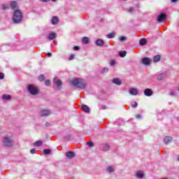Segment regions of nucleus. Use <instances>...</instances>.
Segmentation results:
<instances>
[{
  "label": "nucleus",
  "instance_id": "473e14b6",
  "mask_svg": "<svg viewBox=\"0 0 179 179\" xmlns=\"http://www.w3.org/2000/svg\"><path fill=\"white\" fill-rule=\"evenodd\" d=\"M51 153V150L50 149H45L43 150V155H50Z\"/></svg>",
  "mask_w": 179,
  "mask_h": 179
},
{
  "label": "nucleus",
  "instance_id": "b1692460",
  "mask_svg": "<svg viewBox=\"0 0 179 179\" xmlns=\"http://www.w3.org/2000/svg\"><path fill=\"white\" fill-rule=\"evenodd\" d=\"M161 57L159 55H157L156 56L154 57L153 58V62H159L160 61Z\"/></svg>",
  "mask_w": 179,
  "mask_h": 179
},
{
  "label": "nucleus",
  "instance_id": "aec40b11",
  "mask_svg": "<svg viewBox=\"0 0 179 179\" xmlns=\"http://www.w3.org/2000/svg\"><path fill=\"white\" fill-rule=\"evenodd\" d=\"M48 40H54V38H57V34L55 32H52L49 34V36L48 37Z\"/></svg>",
  "mask_w": 179,
  "mask_h": 179
},
{
  "label": "nucleus",
  "instance_id": "c9c22d12",
  "mask_svg": "<svg viewBox=\"0 0 179 179\" xmlns=\"http://www.w3.org/2000/svg\"><path fill=\"white\" fill-rule=\"evenodd\" d=\"M170 96H172V97H174V96H177V92L176 91H171L170 92Z\"/></svg>",
  "mask_w": 179,
  "mask_h": 179
},
{
  "label": "nucleus",
  "instance_id": "bb28decb",
  "mask_svg": "<svg viewBox=\"0 0 179 179\" xmlns=\"http://www.w3.org/2000/svg\"><path fill=\"white\" fill-rule=\"evenodd\" d=\"M102 148L103 150H110V145L108 144L103 143L102 145Z\"/></svg>",
  "mask_w": 179,
  "mask_h": 179
},
{
  "label": "nucleus",
  "instance_id": "3c124183",
  "mask_svg": "<svg viewBox=\"0 0 179 179\" xmlns=\"http://www.w3.org/2000/svg\"><path fill=\"white\" fill-rule=\"evenodd\" d=\"M53 2H55L57 0H52Z\"/></svg>",
  "mask_w": 179,
  "mask_h": 179
},
{
  "label": "nucleus",
  "instance_id": "de8ad7c7",
  "mask_svg": "<svg viewBox=\"0 0 179 179\" xmlns=\"http://www.w3.org/2000/svg\"><path fill=\"white\" fill-rule=\"evenodd\" d=\"M47 55H48V57H52V53L48 52V53L47 54Z\"/></svg>",
  "mask_w": 179,
  "mask_h": 179
},
{
  "label": "nucleus",
  "instance_id": "f704fd0d",
  "mask_svg": "<svg viewBox=\"0 0 179 179\" xmlns=\"http://www.w3.org/2000/svg\"><path fill=\"white\" fill-rule=\"evenodd\" d=\"M87 145L90 147V148H93V146H94V144L93 143V142L92 141H89L87 143Z\"/></svg>",
  "mask_w": 179,
  "mask_h": 179
},
{
  "label": "nucleus",
  "instance_id": "423d86ee",
  "mask_svg": "<svg viewBox=\"0 0 179 179\" xmlns=\"http://www.w3.org/2000/svg\"><path fill=\"white\" fill-rule=\"evenodd\" d=\"M115 166L110 165L106 167V173H108V174H113V173H115Z\"/></svg>",
  "mask_w": 179,
  "mask_h": 179
},
{
  "label": "nucleus",
  "instance_id": "a211bd4d",
  "mask_svg": "<svg viewBox=\"0 0 179 179\" xmlns=\"http://www.w3.org/2000/svg\"><path fill=\"white\" fill-rule=\"evenodd\" d=\"M59 22V19L58 18V17L54 16L52 17V20H51L52 24L53 25L58 24Z\"/></svg>",
  "mask_w": 179,
  "mask_h": 179
},
{
  "label": "nucleus",
  "instance_id": "c756f323",
  "mask_svg": "<svg viewBox=\"0 0 179 179\" xmlns=\"http://www.w3.org/2000/svg\"><path fill=\"white\" fill-rule=\"evenodd\" d=\"M82 41L83 44H89V38L83 37Z\"/></svg>",
  "mask_w": 179,
  "mask_h": 179
},
{
  "label": "nucleus",
  "instance_id": "2eb2a0df",
  "mask_svg": "<svg viewBox=\"0 0 179 179\" xmlns=\"http://www.w3.org/2000/svg\"><path fill=\"white\" fill-rule=\"evenodd\" d=\"M113 83L116 85V86H121V85H122V82L118 78H113Z\"/></svg>",
  "mask_w": 179,
  "mask_h": 179
},
{
  "label": "nucleus",
  "instance_id": "4be33fe9",
  "mask_svg": "<svg viewBox=\"0 0 179 179\" xmlns=\"http://www.w3.org/2000/svg\"><path fill=\"white\" fill-rule=\"evenodd\" d=\"M107 38H114L115 37V31H113L110 34L106 35Z\"/></svg>",
  "mask_w": 179,
  "mask_h": 179
},
{
  "label": "nucleus",
  "instance_id": "49530a36",
  "mask_svg": "<svg viewBox=\"0 0 179 179\" xmlns=\"http://www.w3.org/2000/svg\"><path fill=\"white\" fill-rule=\"evenodd\" d=\"M106 108H107V106H106L105 105H102L101 110H106Z\"/></svg>",
  "mask_w": 179,
  "mask_h": 179
},
{
  "label": "nucleus",
  "instance_id": "7c9ffc66",
  "mask_svg": "<svg viewBox=\"0 0 179 179\" xmlns=\"http://www.w3.org/2000/svg\"><path fill=\"white\" fill-rule=\"evenodd\" d=\"M110 71V69L108 67H104L101 70V73H107Z\"/></svg>",
  "mask_w": 179,
  "mask_h": 179
},
{
  "label": "nucleus",
  "instance_id": "c85d7f7f",
  "mask_svg": "<svg viewBox=\"0 0 179 179\" xmlns=\"http://www.w3.org/2000/svg\"><path fill=\"white\" fill-rule=\"evenodd\" d=\"M119 55L120 57H121V58H124V57L127 56V51L124 50V51L120 52Z\"/></svg>",
  "mask_w": 179,
  "mask_h": 179
},
{
  "label": "nucleus",
  "instance_id": "e433bc0d",
  "mask_svg": "<svg viewBox=\"0 0 179 179\" xmlns=\"http://www.w3.org/2000/svg\"><path fill=\"white\" fill-rule=\"evenodd\" d=\"M45 86H50L51 85V82L50 81V80H45Z\"/></svg>",
  "mask_w": 179,
  "mask_h": 179
},
{
  "label": "nucleus",
  "instance_id": "f257e3e1",
  "mask_svg": "<svg viewBox=\"0 0 179 179\" xmlns=\"http://www.w3.org/2000/svg\"><path fill=\"white\" fill-rule=\"evenodd\" d=\"M71 85L74 86V87H77L78 89H86V86L87 84L86 83V80L82 78H76L71 82Z\"/></svg>",
  "mask_w": 179,
  "mask_h": 179
},
{
  "label": "nucleus",
  "instance_id": "4c0bfd02",
  "mask_svg": "<svg viewBox=\"0 0 179 179\" xmlns=\"http://www.w3.org/2000/svg\"><path fill=\"white\" fill-rule=\"evenodd\" d=\"M110 66H114L115 65V60L114 59L110 60Z\"/></svg>",
  "mask_w": 179,
  "mask_h": 179
},
{
  "label": "nucleus",
  "instance_id": "393cba45",
  "mask_svg": "<svg viewBox=\"0 0 179 179\" xmlns=\"http://www.w3.org/2000/svg\"><path fill=\"white\" fill-rule=\"evenodd\" d=\"M34 146H36V148H38L40 146H41V145H43V141H37L34 143Z\"/></svg>",
  "mask_w": 179,
  "mask_h": 179
},
{
  "label": "nucleus",
  "instance_id": "7ed1b4c3",
  "mask_svg": "<svg viewBox=\"0 0 179 179\" xmlns=\"http://www.w3.org/2000/svg\"><path fill=\"white\" fill-rule=\"evenodd\" d=\"M27 92L31 94V96H37L40 93V90L38 89V87L30 84L27 86Z\"/></svg>",
  "mask_w": 179,
  "mask_h": 179
},
{
  "label": "nucleus",
  "instance_id": "72a5a7b5",
  "mask_svg": "<svg viewBox=\"0 0 179 179\" xmlns=\"http://www.w3.org/2000/svg\"><path fill=\"white\" fill-rule=\"evenodd\" d=\"M44 79H45V77L44 76V75L39 76L38 80H40V82H43V80H44Z\"/></svg>",
  "mask_w": 179,
  "mask_h": 179
},
{
  "label": "nucleus",
  "instance_id": "ea45409f",
  "mask_svg": "<svg viewBox=\"0 0 179 179\" xmlns=\"http://www.w3.org/2000/svg\"><path fill=\"white\" fill-rule=\"evenodd\" d=\"M129 13H134V12H135V8H130L129 9Z\"/></svg>",
  "mask_w": 179,
  "mask_h": 179
},
{
  "label": "nucleus",
  "instance_id": "a19ab883",
  "mask_svg": "<svg viewBox=\"0 0 179 179\" xmlns=\"http://www.w3.org/2000/svg\"><path fill=\"white\" fill-rule=\"evenodd\" d=\"M5 78V74L3 73H0V79L2 80Z\"/></svg>",
  "mask_w": 179,
  "mask_h": 179
},
{
  "label": "nucleus",
  "instance_id": "ddd939ff",
  "mask_svg": "<svg viewBox=\"0 0 179 179\" xmlns=\"http://www.w3.org/2000/svg\"><path fill=\"white\" fill-rule=\"evenodd\" d=\"M173 141V137L171 136H166L164 138V143H165V145H169V143H171V142Z\"/></svg>",
  "mask_w": 179,
  "mask_h": 179
},
{
  "label": "nucleus",
  "instance_id": "1a4fd4ad",
  "mask_svg": "<svg viewBox=\"0 0 179 179\" xmlns=\"http://www.w3.org/2000/svg\"><path fill=\"white\" fill-rule=\"evenodd\" d=\"M135 177L136 178L138 179H144L146 178V176L145 175V173L141 171H138L135 173Z\"/></svg>",
  "mask_w": 179,
  "mask_h": 179
},
{
  "label": "nucleus",
  "instance_id": "5701e85b",
  "mask_svg": "<svg viewBox=\"0 0 179 179\" xmlns=\"http://www.w3.org/2000/svg\"><path fill=\"white\" fill-rule=\"evenodd\" d=\"M148 44V41L146 38H142L140 40V45H146Z\"/></svg>",
  "mask_w": 179,
  "mask_h": 179
},
{
  "label": "nucleus",
  "instance_id": "f8f14e48",
  "mask_svg": "<svg viewBox=\"0 0 179 179\" xmlns=\"http://www.w3.org/2000/svg\"><path fill=\"white\" fill-rule=\"evenodd\" d=\"M129 94L131 96H138V89L136 88H130L129 90Z\"/></svg>",
  "mask_w": 179,
  "mask_h": 179
},
{
  "label": "nucleus",
  "instance_id": "6ab92c4d",
  "mask_svg": "<svg viewBox=\"0 0 179 179\" xmlns=\"http://www.w3.org/2000/svg\"><path fill=\"white\" fill-rule=\"evenodd\" d=\"M81 108L83 111H84V113H90V108H89L87 105H82Z\"/></svg>",
  "mask_w": 179,
  "mask_h": 179
},
{
  "label": "nucleus",
  "instance_id": "09e8293b",
  "mask_svg": "<svg viewBox=\"0 0 179 179\" xmlns=\"http://www.w3.org/2000/svg\"><path fill=\"white\" fill-rule=\"evenodd\" d=\"M45 127H50V122H46Z\"/></svg>",
  "mask_w": 179,
  "mask_h": 179
},
{
  "label": "nucleus",
  "instance_id": "dca6fc26",
  "mask_svg": "<svg viewBox=\"0 0 179 179\" xmlns=\"http://www.w3.org/2000/svg\"><path fill=\"white\" fill-rule=\"evenodd\" d=\"M95 44L97 47H103L104 45V41L103 39H97L95 42Z\"/></svg>",
  "mask_w": 179,
  "mask_h": 179
},
{
  "label": "nucleus",
  "instance_id": "cd10ccee",
  "mask_svg": "<svg viewBox=\"0 0 179 179\" xmlns=\"http://www.w3.org/2000/svg\"><path fill=\"white\" fill-rule=\"evenodd\" d=\"M1 9H2L3 10H8V9H9V5L2 4Z\"/></svg>",
  "mask_w": 179,
  "mask_h": 179
},
{
  "label": "nucleus",
  "instance_id": "412c9836",
  "mask_svg": "<svg viewBox=\"0 0 179 179\" xmlns=\"http://www.w3.org/2000/svg\"><path fill=\"white\" fill-rule=\"evenodd\" d=\"M166 78L165 73H161L157 78V80H163Z\"/></svg>",
  "mask_w": 179,
  "mask_h": 179
},
{
  "label": "nucleus",
  "instance_id": "58836bf2",
  "mask_svg": "<svg viewBox=\"0 0 179 179\" xmlns=\"http://www.w3.org/2000/svg\"><path fill=\"white\" fill-rule=\"evenodd\" d=\"M69 61H72L73 59H75V55H71L69 58Z\"/></svg>",
  "mask_w": 179,
  "mask_h": 179
},
{
  "label": "nucleus",
  "instance_id": "8fccbe9b",
  "mask_svg": "<svg viewBox=\"0 0 179 179\" xmlns=\"http://www.w3.org/2000/svg\"><path fill=\"white\" fill-rule=\"evenodd\" d=\"M177 1H178V0H171V2H177Z\"/></svg>",
  "mask_w": 179,
  "mask_h": 179
},
{
  "label": "nucleus",
  "instance_id": "9b49d317",
  "mask_svg": "<svg viewBox=\"0 0 179 179\" xmlns=\"http://www.w3.org/2000/svg\"><path fill=\"white\" fill-rule=\"evenodd\" d=\"M144 94L145 96H147V97H150V96L153 95V91L151 89L146 88L144 90Z\"/></svg>",
  "mask_w": 179,
  "mask_h": 179
},
{
  "label": "nucleus",
  "instance_id": "4468645a",
  "mask_svg": "<svg viewBox=\"0 0 179 179\" xmlns=\"http://www.w3.org/2000/svg\"><path fill=\"white\" fill-rule=\"evenodd\" d=\"M142 62L144 65H150V62H152V59L149 57H144L142 59Z\"/></svg>",
  "mask_w": 179,
  "mask_h": 179
},
{
  "label": "nucleus",
  "instance_id": "f03ea898",
  "mask_svg": "<svg viewBox=\"0 0 179 179\" xmlns=\"http://www.w3.org/2000/svg\"><path fill=\"white\" fill-rule=\"evenodd\" d=\"M22 20H23V13L20 10H15L13 17V23H22Z\"/></svg>",
  "mask_w": 179,
  "mask_h": 179
},
{
  "label": "nucleus",
  "instance_id": "6e6552de",
  "mask_svg": "<svg viewBox=\"0 0 179 179\" xmlns=\"http://www.w3.org/2000/svg\"><path fill=\"white\" fill-rule=\"evenodd\" d=\"M41 117H48V115H51V110L48 109L42 110L40 112Z\"/></svg>",
  "mask_w": 179,
  "mask_h": 179
},
{
  "label": "nucleus",
  "instance_id": "9d476101",
  "mask_svg": "<svg viewBox=\"0 0 179 179\" xmlns=\"http://www.w3.org/2000/svg\"><path fill=\"white\" fill-rule=\"evenodd\" d=\"M166 17H167V16L166 15V14L161 13L157 17V22H164V20H166Z\"/></svg>",
  "mask_w": 179,
  "mask_h": 179
},
{
  "label": "nucleus",
  "instance_id": "a878e982",
  "mask_svg": "<svg viewBox=\"0 0 179 179\" xmlns=\"http://www.w3.org/2000/svg\"><path fill=\"white\" fill-rule=\"evenodd\" d=\"M2 99L3 100H10L12 99V96H10V95H8V94H3L2 96Z\"/></svg>",
  "mask_w": 179,
  "mask_h": 179
},
{
  "label": "nucleus",
  "instance_id": "39448f33",
  "mask_svg": "<svg viewBox=\"0 0 179 179\" xmlns=\"http://www.w3.org/2000/svg\"><path fill=\"white\" fill-rule=\"evenodd\" d=\"M53 83L56 85L57 87V90H61L62 89V81L61 79H59L58 78H55L53 79Z\"/></svg>",
  "mask_w": 179,
  "mask_h": 179
},
{
  "label": "nucleus",
  "instance_id": "79ce46f5",
  "mask_svg": "<svg viewBox=\"0 0 179 179\" xmlns=\"http://www.w3.org/2000/svg\"><path fill=\"white\" fill-rule=\"evenodd\" d=\"M80 48H79V46H74L73 47V50L74 51H79Z\"/></svg>",
  "mask_w": 179,
  "mask_h": 179
},
{
  "label": "nucleus",
  "instance_id": "2f4dec72",
  "mask_svg": "<svg viewBox=\"0 0 179 179\" xmlns=\"http://www.w3.org/2000/svg\"><path fill=\"white\" fill-rule=\"evenodd\" d=\"M118 40L119 41H127V36H122L118 38Z\"/></svg>",
  "mask_w": 179,
  "mask_h": 179
},
{
  "label": "nucleus",
  "instance_id": "c03bdc74",
  "mask_svg": "<svg viewBox=\"0 0 179 179\" xmlns=\"http://www.w3.org/2000/svg\"><path fill=\"white\" fill-rule=\"evenodd\" d=\"M30 153H31V155H34V153H36V149L33 148L30 150Z\"/></svg>",
  "mask_w": 179,
  "mask_h": 179
},
{
  "label": "nucleus",
  "instance_id": "a18cd8bd",
  "mask_svg": "<svg viewBox=\"0 0 179 179\" xmlns=\"http://www.w3.org/2000/svg\"><path fill=\"white\" fill-rule=\"evenodd\" d=\"M136 118H137V120H141V118H142V115H136Z\"/></svg>",
  "mask_w": 179,
  "mask_h": 179
},
{
  "label": "nucleus",
  "instance_id": "20e7f679",
  "mask_svg": "<svg viewBox=\"0 0 179 179\" xmlns=\"http://www.w3.org/2000/svg\"><path fill=\"white\" fill-rule=\"evenodd\" d=\"M4 146H6L7 148H10L11 146H13V143L15 141H13V138L10 136H5L3 140Z\"/></svg>",
  "mask_w": 179,
  "mask_h": 179
},
{
  "label": "nucleus",
  "instance_id": "37998d69",
  "mask_svg": "<svg viewBox=\"0 0 179 179\" xmlns=\"http://www.w3.org/2000/svg\"><path fill=\"white\" fill-rule=\"evenodd\" d=\"M133 108H136L138 107V102H135L134 105L131 106Z\"/></svg>",
  "mask_w": 179,
  "mask_h": 179
},
{
  "label": "nucleus",
  "instance_id": "0eeeda50",
  "mask_svg": "<svg viewBox=\"0 0 179 179\" xmlns=\"http://www.w3.org/2000/svg\"><path fill=\"white\" fill-rule=\"evenodd\" d=\"M10 8L13 9V10H19V4H17V1H12L10 2Z\"/></svg>",
  "mask_w": 179,
  "mask_h": 179
},
{
  "label": "nucleus",
  "instance_id": "f3484780",
  "mask_svg": "<svg viewBox=\"0 0 179 179\" xmlns=\"http://www.w3.org/2000/svg\"><path fill=\"white\" fill-rule=\"evenodd\" d=\"M66 157L67 159H73L75 157V152L73 151H69L66 153Z\"/></svg>",
  "mask_w": 179,
  "mask_h": 179
},
{
  "label": "nucleus",
  "instance_id": "603ef678",
  "mask_svg": "<svg viewBox=\"0 0 179 179\" xmlns=\"http://www.w3.org/2000/svg\"><path fill=\"white\" fill-rule=\"evenodd\" d=\"M123 1H127V0H123Z\"/></svg>",
  "mask_w": 179,
  "mask_h": 179
}]
</instances>
